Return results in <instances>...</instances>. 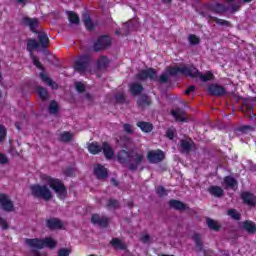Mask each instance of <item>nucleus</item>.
I'll return each instance as SVG.
<instances>
[{
  "label": "nucleus",
  "mask_w": 256,
  "mask_h": 256,
  "mask_svg": "<svg viewBox=\"0 0 256 256\" xmlns=\"http://www.w3.org/2000/svg\"><path fill=\"white\" fill-rule=\"evenodd\" d=\"M143 158V153L131 152L130 159L135 163V165L131 166V169H137V165H141V163H143Z\"/></svg>",
  "instance_id": "4468645a"
},
{
  "label": "nucleus",
  "mask_w": 256,
  "mask_h": 256,
  "mask_svg": "<svg viewBox=\"0 0 256 256\" xmlns=\"http://www.w3.org/2000/svg\"><path fill=\"white\" fill-rule=\"evenodd\" d=\"M209 193L214 197H221L223 195V189L219 186H212L209 188Z\"/></svg>",
  "instance_id": "c85d7f7f"
},
{
  "label": "nucleus",
  "mask_w": 256,
  "mask_h": 256,
  "mask_svg": "<svg viewBox=\"0 0 256 256\" xmlns=\"http://www.w3.org/2000/svg\"><path fill=\"white\" fill-rule=\"evenodd\" d=\"M41 184H34L30 186V191L34 197L38 199H43L44 201H51L53 199V192L56 193L59 199H65L67 197V188L61 180L53 178L47 174H42L40 176ZM50 187V189H49Z\"/></svg>",
  "instance_id": "f257e3e1"
},
{
  "label": "nucleus",
  "mask_w": 256,
  "mask_h": 256,
  "mask_svg": "<svg viewBox=\"0 0 256 256\" xmlns=\"http://www.w3.org/2000/svg\"><path fill=\"white\" fill-rule=\"evenodd\" d=\"M209 93L212 95H225L226 91L225 88L222 86H219L217 84H212L208 87Z\"/></svg>",
  "instance_id": "2eb2a0df"
},
{
  "label": "nucleus",
  "mask_w": 256,
  "mask_h": 256,
  "mask_svg": "<svg viewBox=\"0 0 256 256\" xmlns=\"http://www.w3.org/2000/svg\"><path fill=\"white\" fill-rule=\"evenodd\" d=\"M82 21L86 27V29H93V22L91 21V17L89 16V14L84 13L82 16Z\"/></svg>",
  "instance_id": "cd10ccee"
},
{
  "label": "nucleus",
  "mask_w": 256,
  "mask_h": 256,
  "mask_svg": "<svg viewBox=\"0 0 256 256\" xmlns=\"http://www.w3.org/2000/svg\"><path fill=\"white\" fill-rule=\"evenodd\" d=\"M193 241L196 243V247L201 250L203 247V243L201 242V236L199 234H194L192 237Z\"/></svg>",
  "instance_id": "e433bc0d"
},
{
  "label": "nucleus",
  "mask_w": 256,
  "mask_h": 256,
  "mask_svg": "<svg viewBox=\"0 0 256 256\" xmlns=\"http://www.w3.org/2000/svg\"><path fill=\"white\" fill-rule=\"evenodd\" d=\"M68 19L70 23L77 25L79 23V16L75 12H68Z\"/></svg>",
  "instance_id": "f704fd0d"
},
{
  "label": "nucleus",
  "mask_w": 256,
  "mask_h": 256,
  "mask_svg": "<svg viewBox=\"0 0 256 256\" xmlns=\"http://www.w3.org/2000/svg\"><path fill=\"white\" fill-rule=\"evenodd\" d=\"M228 215L232 217V219H235L236 221H239V219H241V214H239L237 210H228Z\"/></svg>",
  "instance_id": "ea45409f"
},
{
  "label": "nucleus",
  "mask_w": 256,
  "mask_h": 256,
  "mask_svg": "<svg viewBox=\"0 0 256 256\" xmlns=\"http://www.w3.org/2000/svg\"><path fill=\"white\" fill-rule=\"evenodd\" d=\"M122 99H123V96H120V101H122Z\"/></svg>",
  "instance_id": "774afa93"
},
{
  "label": "nucleus",
  "mask_w": 256,
  "mask_h": 256,
  "mask_svg": "<svg viewBox=\"0 0 256 256\" xmlns=\"http://www.w3.org/2000/svg\"><path fill=\"white\" fill-rule=\"evenodd\" d=\"M241 198L243 199L244 203L248 205L249 207H255L256 206V197L255 195L249 193V192H243L241 194Z\"/></svg>",
  "instance_id": "9b49d317"
},
{
  "label": "nucleus",
  "mask_w": 256,
  "mask_h": 256,
  "mask_svg": "<svg viewBox=\"0 0 256 256\" xmlns=\"http://www.w3.org/2000/svg\"><path fill=\"white\" fill-rule=\"evenodd\" d=\"M0 226L2 227V229H7V220L0 218Z\"/></svg>",
  "instance_id": "6e6d98bb"
},
{
  "label": "nucleus",
  "mask_w": 256,
  "mask_h": 256,
  "mask_svg": "<svg viewBox=\"0 0 256 256\" xmlns=\"http://www.w3.org/2000/svg\"><path fill=\"white\" fill-rule=\"evenodd\" d=\"M213 10L215 11V13H225L227 8H225V6H223V4L217 3L213 6Z\"/></svg>",
  "instance_id": "4c0bfd02"
},
{
  "label": "nucleus",
  "mask_w": 256,
  "mask_h": 256,
  "mask_svg": "<svg viewBox=\"0 0 256 256\" xmlns=\"http://www.w3.org/2000/svg\"><path fill=\"white\" fill-rule=\"evenodd\" d=\"M147 157L150 163H161L165 159V153L161 150H152L148 152Z\"/></svg>",
  "instance_id": "39448f33"
},
{
  "label": "nucleus",
  "mask_w": 256,
  "mask_h": 256,
  "mask_svg": "<svg viewBox=\"0 0 256 256\" xmlns=\"http://www.w3.org/2000/svg\"><path fill=\"white\" fill-rule=\"evenodd\" d=\"M89 67V57L87 56L78 58L74 63V69L80 73H87V71H91Z\"/></svg>",
  "instance_id": "20e7f679"
},
{
  "label": "nucleus",
  "mask_w": 256,
  "mask_h": 256,
  "mask_svg": "<svg viewBox=\"0 0 256 256\" xmlns=\"http://www.w3.org/2000/svg\"><path fill=\"white\" fill-rule=\"evenodd\" d=\"M40 78H41L42 81H44V83H46L49 87H52V89H57V83L53 82V80H51V78H49V76H47V74H45V72H41V73H40Z\"/></svg>",
  "instance_id": "5701e85b"
},
{
  "label": "nucleus",
  "mask_w": 256,
  "mask_h": 256,
  "mask_svg": "<svg viewBox=\"0 0 256 256\" xmlns=\"http://www.w3.org/2000/svg\"><path fill=\"white\" fill-rule=\"evenodd\" d=\"M58 109H59V105L57 104V102L52 101V102L50 103V108H49L50 113L55 114V113H57V110H58Z\"/></svg>",
  "instance_id": "79ce46f5"
},
{
  "label": "nucleus",
  "mask_w": 256,
  "mask_h": 256,
  "mask_svg": "<svg viewBox=\"0 0 256 256\" xmlns=\"http://www.w3.org/2000/svg\"><path fill=\"white\" fill-rule=\"evenodd\" d=\"M137 79L145 81V79H157V72L153 69L142 70L137 74Z\"/></svg>",
  "instance_id": "6e6552de"
},
{
  "label": "nucleus",
  "mask_w": 256,
  "mask_h": 256,
  "mask_svg": "<svg viewBox=\"0 0 256 256\" xmlns=\"http://www.w3.org/2000/svg\"><path fill=\"white\" fill-rule=\"evenodd\" d=\"M195 91V86H190L188 89L185 91L186 95H189V93H193Z\"/></svg>",
  "instance_id": "13d9d810"
},
{
  "label": "nucleus",
  "mask_w": 256,
  "mask_h": 256,
  "mask_svg": "<svg viewBox=\"0 0 256 256\" xmlns=\"http://www.w3.org/2000/svg\"><path fill=\"white\" fill-rule=\"evenodd\" d=\"M244 3H251L253 0H243Z\"/></svg>",
  "instance_id": "0e129e2a"
},
{
  "label": "nucleus",
  "mask_w": 256,
  "mask_h": 256,
  "mask_svg": "<svg viewBox=\"0 0 256 256\" xmlns=\"http://www.w3.org/2000/svg\"><path fill=\"white\" fill-rule=\"evenodd\" d=\"M172 115L176 119V121H187V116L185 115V111L181 109L172 110Z\"/></svg>",
  "instance_id": "412c9836"
},
{
  "label": "nucleus",
  "mask_w": 256,
  "mask_h": 256,
  "mask_svg": "<svg viewBox=\"0 0 256 256\" xmlns=\"http://www.w3.org/2000/svg\"><path fill=\"white\" fill-rule=\"evenodd\" d=\"M151 101L147 98V96H143L138 100V105L140 107H145V105H149Z\"/></svg>",
  "instance_id": "a19ab883"
},
{
  "label": "nucleus",
  "mask_w": 256,
  "mask_h": 256,
  "mask_svg": "<svg viewBox=\"0 0 256 256\" xmlns=\"http://www.w3.org/2000/svg\"><path fill=\"white\" fill-rule=\"evenodd\" d=\"M137 127H139L144 133H150V131H153V124L149 122H138Z\"/></svg>",
  "instance_id": "b1692460"
},
{
  "label": "nucleus",
  "mask_w": 256,
  "mask_h": 256,
  "mask_svg": "<svg viewBox=\"0 0 256 256\" xmlns=\"http://www.w3.org/2000/svg\"><path fill=\"white\" fill-rule=\"evenodd\" d=\"M111 245L114 246L115 249H125L127 247L125 243L118 238L112 239Z\"/></svg>",
  "instance_id": "7c9ffc66"
},
{
  "label": "nucleus",
  "mask_w": 256,
  "mask_h": 256,
  "mask_svg": "<svg viewBox=\"0 0 256 256\" xmlns=\"http://www.w3.org/2000/svg\"><path fill=\"white\" fill-rule=\"evenodd\" d=\"M224 182L226 183L227 187H230L231 189H237V180H235L233 177H226Z\"/></svg>",
  "instance_id": "c756f323"
},
{
  "label": "nucleus",
  "mask_w": 256,
  "mask_h": 256,
  "mask_svg": "<svg viewBox=\"0 0 256 256\" xmlns=\"http://www.w3.org/2000/svg\"><path fill=\"white\" fill-rule=\"evenodd\" d=\"M47 227H49V229H61L63 222L57 218H52L47 221Z\"/></svg>",
  "instance_id": "aec40b11"
},
{
  "label": "nucleus",
  "mask_w": 256,
  "mask_h": 256,
  "mask_svg": "<svg viewBox=\"0 0 256 256\" xmlns=\"http://www.w3.org/2000/svg\"><path fill=\"white\" fill-rule=\"evenodd\" d=\"M37 91L41 99H47L49 97V93H47V90L45 88L38 87Z\"/></svg>",
  "instance_id": "58836bf2"
},
{
  "label": "nucleus",
  "mask_w": 256,
  "mask_h": 256,
  "mask_svg": "<svg viewBox=\"0 0 256 256\" xmlns=\"http://www.w3.org/2000/svg\"><path fill=\"white\" fill-rule=\"evenodd\" d=\"M157 193L160 197H165V195H167V190L160 186L157 188Z\"/></svg>",
  "instance_id": "8fccbe9b"
},
{
  "label": "nucleus",
  "mask_w": 256,
  "mask_h": 256,
  "mask_svg": "<svg viewBox=\"0 0 256 256\" xmlns=\"http://www.w3.org/2000/svg\"><path fill=\"white\" fill-rule=\"evenodd\" d=\"M166 135L168 139H173L176 135V131L174 130V128H169L166 132Z\"/></svg>",
  "instance_id": "a18cd8bd"
},
{
  "label": "nucleus",
  "mask_w": 256,
  "mask_h": 256,
  "mask_svg": "<svg viewBox=\"0 0 256 256\" xmlns=\"http://www.w3.org/2000/svg\"><path fill=\"white\" fill-rule=\"evenodd\" d=\"M167 79H169V77L167 76V74H162L159 78L160 83H165L167 82Z\"/></svg>",
  "instance_id": "4d7b16f0"
},
{
  "label": "nucleus",
  "mask_w": 256,
  "mask_h": 256,
  "mask_svg": "<svg viewBox=\"0 0 256 256\" xmlns=\"http://www.w3.org/2000/svg\"><path fill=\"white\" fill-rule=\"evenodd\" d=\"M130 90H131V93H133V95H139V93L143 91V86H141L138 83H134L130 86Z\"/></svg>",
  "instance_id": "473e14b6"
},
{
  "label": "nucleus",
  "mask_w": 256,
  "mask_h": 256,
  "mask_svg": "<svg viewBox=\"0 0 256 256\" xmlns=\"http://www.w3.org/2000/svg\"><path fill=\"white\" fill-rule=\"evenodd\" d=\"M109 45H111V38H109L108 36H102L95 42L94 50L101 51L102 49H106V47H109Z\"/></svg>",
  "instance_id": "0eeeda50"
},
{
  "label": "nucleus",
  "mask_w": 256,
  "mask_h": 256,
  "mask_svg": "<svg viewBox=\"0 0 256 256\" xmlns=\"http://www.w3.org/2000/svg\"><path fill=\"white\" fill-rule=\"evenodd\" d=\"M164 3H169L171 0H163Z\"/></svg>",
  "instance_id": "69168bd1"
},
{
  "label": "nucleus",
  "mask_w": 256,
  "mask_h": 256,
  "mask_svg": "<svg viewBox=\"0 0 256 256\" xmlns=\"http://www.w3.org/2000/svg\"><path fill=\"white\" fill-rule=\"evenodd\" d=\"M149 235H144L141 238L142 243H149Z\"/></svg>",
  "instance_id": "bf43d9fd"
},
{
  "label": "nucleus",
  "mask_w": 256,
  "mask_h": 256,
  "mask_svg": "<svg viewBox=\"0 0 256 256\" xmlns=\"http://www.w3.org/2000/svg\"><path fill=\"white\" fill-rule=\"evenodd\" d=\"M193 147V141L191 139L182 140L180 143V151L182 153H189Z\"/></svg>",
  "instance_id": "dca6fc26"
},
{
  "label": "nucleus",
  "mask_w": 256,
  "mask_h": 256,
  "mask_svg": "<svg viewBox=\"0 0 256 256\" xmlns=\"http://www.w3.org/2000/svg\"><path fill=\"white\" fill-rule=\"evenodd\" d=\"M108 207H119V202L116 200H109Z\"/></svg>",
  "instance_id": "5fc2aeb1"
},
{
  "label": "nucleus",
  "mask_w": 256,
  "mask_h": 256,
  "mask_svg": "<svg viewBox=\"0 0 256 256\" xmlns=\"http://www.w3.org/2000/svg\"><path fill=\"white\" fill-rule=\"evenodd\" d=\"M188 41L191 45H197L199 44V37L195 36V35H190L188 37Z\"/></svg>",
  "instance_id": "37998d69"
},
{
  "label": "nucleus",
  "mask_w": 256,
  "mask_h": 256,
  "mask_svg": "<svg viewBox=\"0 0 256 256\" xmlns=\"http://www.w3.org/2000/svg\"><path fill=\"white\" fill-rule=\"evenodd\" d=\"M228 5V9L235 13V11H239L241 9V0H226Z\"/></svg>",
  "instance_id": "a211bd4d"
},
{
  "label": "nucleus",
  "mask_w": 256,
  "mask_h": 256,
  "mask_svg": "<svg viewBox=\"0 0 256 256\" xmlns=\"http://www.w3.org/2000/svg\"><path fill=\"white\" fill-rule=\"evenodd\" d=\"M94 174L98 179H105L107 177V168L101 164L94 166Z\"/></svg>",
  "instance_id": "ddd939ff"
},
{
  "label": "nucleus",
  "mask_w": 256,
  "mask_h": 256,
  "mask_svg": "<svg viewBox=\"0 0 256 256\" xmlns=\"http://www.w3.org/2000/svg\"><path fill=\"white\" fill-rule=\"evenodd\" d=\"M73 139V133L64 131L58 135V141H62V143H69Z\"/></svg>",
  "instance_id": "4be33fe9"
},
{
  "label": "nucleus",
  "mask_w": 256,
  "mask_h": 256,
  "mask_svg": "<svg viewBox=\"0 0 256 256\" xmlns=\"http://www.w3.org/2000/svg\"><path fill=\"white\" fill-rule=\"evenodd\" d=\"M10 154L13 155V156L19 155V153H17L16 150L13 149V148L10 150Z\"/></svg>",
  "instance_id": "052dcab7"
},
{
  "label": "nucleus",
  "mask_w": 256,
  "mask_h": 256,
  "mask_svg": "<svg viewBox=\"0 0 256 256\" xmlns=\"http://www.w3.org/2000/svg\"><path fill=\"white\" fill-rule=\"evenodd\" d=\"M33 255H34V256H41V255H39V252H38V251H34V252H33Z\"/></svg>",
  "instance_id": "e2e57ef3"
},
{
  "label": "nucleus",
  "mask_w": 256,
  "mask_h": 256,
  "mask_svg": "<svg viewBox=\"0 0 256 256\" xmlns=\"http://www.w3.org/2000/svg\"><path fill=\"white\" fill-rule=\"evenodd\" d=\"M112 183H114V185H117V183H115V179H112Z\"/></svg>",
  "instance_id": "338daca9"
},
{
  "label": "nucleus",
  "mask_w": 256,
  "mask_h": 256,
  "mask_svg": "<svg viewBox=\"0 0 256 256\" xmlns=\"http://www.w3.org/2000/svg\"><path fill=\"white\" fill-rule=\"evenodd\" d=\"M22 25L29 27L30 31H35L39 27V19L24 17L22 18Z\"/></svg>",
  "instance_id": "1a4fd4ad"
},
{
  "label": "nucleus",
  "mask_w": 256,
  "mask_h": 256,
  "mask_svg": "<svg viewBox=\"0 0 256 256\" xmlns=\"http://www.w3.org/2000/svg\"><path fill=\"white\" fill-rule=\"evenodd\" d=\"M124 131L126 133H133V126L131 124H124Z\"/></svg>",
  "instance_id": "3c124183"
},
{
  "label": "nucleus",
  "mask_w": 256,
  "mask_h": 256,
  "mask_svg": "<svg viewBox=\"0 0 256 256\" xmlns=\"http://www.w3.org/2000/svg\"><path fill=\"white\" fill-rule=\"evenodd\" d=\"M91 222L94 225H99V227H107L109 220L107 219V217L99 216V214H94L92 215Z\"/></svg>",
  "instance_id": "f8f14e48"
},
{
  "label": "nucleus",
  "mask_w": 256,
  "mask_h": 256,
  "mask_svg": "<svg viewBox=\"0 0 256 256\" xmlns=\"http://www.w3.org/2000/svg\"><path fill=\"white\" fill-rule=\"evenodd\" d=\"M0 207L3 211H14L13 201H11L7 194H0Z\"/></svg>",
  "instance_id": "423d86ee"
},
{
  "label": "nucleus",
  "mask_w": 256,
  "mask_h": 256,
  "mask_svg": "<svg viewBox=\"0 0 256 256\" xmlns=\"http://www.w3.org/2000/svg\"><path fill=\"white\" fill-rule=\"evenodd\" d=\"M28 51H35V49H39V42L36 40H29L27 44Z\"/></svg>",
  "instance_id": "c9c22d12"
},
{
  "label": "nucleus",
  "mask_w": 256,
  "mask_h": 256,
  "mask_svg": "<svg viewBox=\"0 0 256 256\" xmlns=\"http://www.w3.org/2000/svg\"><path fill=\"white\" fill-rule=\"evenodd\" d=\"M215 23H217L218 25H229V22L223 20V19H214Z\"/></svg>",
  "instance_id": "864d4df0"
},
{
  "label": "nucleus",
  "mask_w": 256,
  "mask_h": 256,
  "mask_svg": "<svg viewBox=\"0 0 256 256\" xmlns=\"http://www.w3.org/2000/svg\"><path fill=\"white\" fill-rule=\"evenodd\" d=\"M97 65L99 69H105V67L109 65V59H107L105 56H102L98 59Z\"/></svg>",
  "instance_id": "72a5a7b5"
},
{
  "label": "nucleus",
  "mask_w": 256,
  "mask_h": 256,
  "mask_svg": "<svg viewBox=\"0 0 256 256\" xmlns=\"http://www.w3.org/2000/svg\"><path fill=\"white\" fill-rule=\"evenodd\" d=\"M71 254V250L62 248L58 252V256H69Z\"/></svg>",
  "instance_id": "49530a36"
},
{
  "label": "nucleus",
  "mask_w": 256,
  "mask_h": 256,
  "mask_svg": "<svg viewBox=\"0 0 256 256\" xmlns=\"http://www.w3.org/2000/svg\"><path fill=\"white\" fill-rule=\"evenodd\" d=\"M101 149H103V153L106 159H113V157H115V152L113 151V148H111V146L107 142H104L102 144Z\"/></svg>",
  "instance_id": "f3484780"
},
{
  "label": "nucleus",
  "mask_w": 256,
  "mask_h": 256,
  "mask_svg": "<svg viewBox=\"0 0 256 256\" xmlns=\"http://www.w3.org/2000/svg\"><path fill=\"white\" fill-rule=\"evenodd\" d=\"M117 160L119 163H127V161H131V153L122 150L117 154Z\"/></svg>",
  "instance_id": "6ab92c4d"
},
{
  "label": "nucleus",
  "mask_w": 256,
  "mask_h": 256,
  "mask_svg": "<svg viewBox=\"0 0 256 256\" xmlns=\"http://www.w3.org/2000/svg\"><path fill=\"white\" fill-rule=\"evenodd\" d=\"M168 75H186L187 77H199L202 81H213V73L206 72L204 75L193 66H174L166 70Z\"/></svg>",
  "instance_id": "f03ea898"
},
{
  "label": "nucleus",
  "mask_w": 256,
  "mask_h": 256,
  "mask_svg": "<svg viewBox=\"0 0 256 256\" xmlns=\"http://www.w3.org/2000/svg\"><path fill=\"white\" fill-rule=\"evenodd\" d=\"M101 148L102 146H99L97 142L88 145V151L89 153H92V155H97V153H101Z\"/></svg>",
  "instance_id": "a878e982"
},
{
  "label": "nucleus",
  "mask_w": 256,
  "mask_h": 256,
  "mask_svg": "<svg viewBox=\"0 0 256 256\" xmlns=\"http://www.w3.org/2000/svg\"><path fill=\"white\" fill-rule=\"evenodd\" d=\"M16 1H17V3H20L21 5H25L26 0H16Z\"/></svg>",
  "instance_id": "680f3d73"
},
{
  "label": "nucleus",
  "mask_w": 256,
  "mask_h": 256,
  "mask_svg": "<svg viewBox=\"0 0 256 256\" xmlns=\"http://www.w3.org/2000/svg\"><path fill=\"white\" fill-rule=\"evenodd\" d=\"M5 137H7V130L5 129V127L0 126V141H3Z\"/></svg>",
  "instance_id": "de8ad7c7"
},
{
  "label": "nucleus",
  "mask_w": 256,
  "mask_h": 256,
  "mask_svg": "<svg viewBox=\"0 0 256 256\" xmlns=\"http://www.w3.org/2000/svg\"><path fill=\"white\" fill-rule=\"evenodd\" d=\"M169 205L173 209H178V211H185L187 209V206L183 202L177 200H171Z\"/></svg>",
  "instance_id": "393cba45"
},
{
  "label": "nucleus",
  "mask_w": 256,
  "mask_h": 256,
  "mask_svg": "<svg viewBox=\"0 0 256 256\" xmlns=\"http://www.w3.org/2000/svg\"><path fill=\"white\" fill-rule=\"evenodd\" d=\"M7 163H9V158L5 154L0 153V164L5 165Z\"/></svg>",
  "instance_id": "09e8293b"
},
{
  "label": "nucleus",
  "mask_w": 256,
  "mask_h": 256,
  "mask_svg": "<svg viewBox=\"0 0 256 256\" xmlns=\"http://www.w3.org/2000/svg\"><path fill=\"white\" fill-rule=\"evenodd\" d=\"M38 39L40 41L41 47H48L49 46V37L44 32H40L38 34Z\"/></svg>",
  "instance_id": "bb28decb"
},
{
  "label": "nucleus",
  "mask_w": 256,
  "mask_h": 256,
  "mask_svg": "<svg viewBox=\"0 0 256 256\" xmlns=\"http://www.w3.org/2000/svg\"><path fill=\"white\" fill-rule=\"evenodd\" d=\"M207 225L209 229H213L214 231H219L221 228V224L213 219H207Z\"/></svg>",
  "instance_id": "2f4dec72"
},
{
  "label": "nucleus",
  "mask_w": 256,
  "mask_h": 256,
  "mask_svg": "<svg viewBox=\"0 0 256 256\" xmlns=\"http://www.w3.org/2000/svg\"><path fill=\"white\" fill-rule=\"evenodd\" d=\"M75 88L79 93H83V91H85V84H83L82 82H76Z\"/></svg>",
  "instance_id": "c03bdc74"
},
{
  "label": "nucleus",
  "mask_w": 256,
  "mask_h": 256,
  "mask_svg": "<svg viewBox=\"0 0 256 256\" xmlns=\"http://www.w3.org/2000/svg\"><path fill=\"white\" fill-rule=\"evenodd\" d=\"M33 63L38 69H43V65H41V62H39V59L33 57Z\"/></svg>",
  "instance_id": "603ef678"
},
{
  "label": "nucleus",
  "mask_w": 256,
  "mask_h": 256,
  "mask_svg": "<svg viewBox=\"0 0 256 256\" xmlns=\"http://www.w3.org/2000/svg\"><path fill=\"white\" fill-rule=\"evenodd\" d=\"M25 243L30 247V249H43L44 247H48V249H55V245H57V242L50 237L45 239H26Z\"/></svg>",
  "instance_id": "7ed1b4c3"
},
{
  "label": "nucleus",
  "mask_w": 256,
  "mask_h": 256,
  "mask_svg": "<svg viewBox=\"0 0 256 256\" xmlns=\"http://www.w3.org/2000/svg\"><path fill=\"white\" fill-rule=\"evenodd\" d=\"M241 229L249 233L250 235H255L256 233V223L251 220H246L241 223Z\"/></svg>",
  "instance_id": "9d476101"
}]
</instances>
